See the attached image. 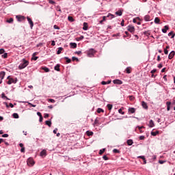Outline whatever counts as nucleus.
Listing matches in <instances>:
<instances>
[{
  "mask_svg": "<svg viewBox=\"0 0 175 175\" xmlns=\"http://www.w3.org/2000/svg\"><path fill=\"white\" fill-rule=\"evenodd\" d=\"M75 54H77L78 55H80V54H81V51H76Z\"/></svg>",
  "mask_w": 175,
  "mask_h": 175,
  "instance_id": "obj_59",
  "label": "nucleus"
},
{
  "mask_svg": "<svg viewBox=\"0 0 175 175\" xmlns=\"http://www.w3.org/2000/svg\"><path fill=\"white\" fill-rule=\"evenodd\" d=\"M107 109H108V110H111L112 109H113V105H111V104H108L107 105Z\"/></svg>",
  "mask_w": 175,
  "mask_h": 175,
  "instance_id": "obj_28",
  "label": "nucleus"
},
{
  "mask_svg": "<svg viewBox=\"0 0 175 175\" xmlns=\"http://www.w3.org/2000/svg\"><path fill=\"white\" fill-rule=\"evenodd\" d=\"M142 107H144V109H148V106H147V103H146V102L144 101H142Z\"/></svg>",
  "mask_w": 175,
  "mask_h": 175,
  "instance_id": "obj_19",
  "label": "nucleus"
},
{
  "mask_svg": "<svg viewBox=\"0 0 175 175\" xmlns=\"http://www.w3.org/2000/svg\"><path fill=\"white\" fill-rule=\"evenodd\" d=\"M13 117H14V118H18V113H13Z\"/></svg>",
  "mask_w": 175,
  "mask_h": 175,
  "instance_id": "obj_39",
  "label": "nucleus"
},
{
  "mask_svg": "<svg viewBox=\"0 0 175 175\" xmlns=\"http://www.w3.org/2000/svg\"><path fill=\"white\" fill-rule=\"evenodd\" d=\"M157 72V69H153L152 70L150 71V73H152V75H154V73H155Z\"/></svg>",
  "mask_w": 175,
  "mask_h": 175,
  "instance_id": "obj_53",
  "label": "nucleus"
},
{
  "mask_svg": "<svg viewBox=\"0 0 175 175\" xmlns=\"http://www.w3.org/2000/svg\"><path fill=\"white\" fill-rule=\"evenodd\" d=\"M27 163L28 166H33V165H35V161H33V159L29 158L27 161Z\"/></svg>",
  "mask_w": 175,
  "mask_h": 175,
  "instance_id": "obj_3",
  "label": "nucleus"
},
{
  "mask_svg": "<svg viewBox=\"0 0 175 175\" xmlns=\"http://www.w3.org/2000/svg\"><path fill=\"white\" fill-rule=\"evenodd\" d=\"M56 10H57V12H62V10H61V8H59V6H57V8H56Z\"/></svg>",
  "mask_w": 175,
  "mask_h": 175,
  "instance_id": "obj_52",
  "label": "nucleus"
},
{
  "mask_svg": "<svg viewBox=\"0 0 175 175\" xmlns=\"http://www.w3.org/2000/svg\"><path fill=\"white\" fill-rule=\"evenodd\" d=\"M45 124H46V125H48V126H51V121H50V120H46L45 122Z\"/></svg>",
  "mask_w": 175,
  "mask_h": 175,
  "instance_id": "obj_34",
  "label": "nucleus"
},
{
  "mask_svg": "<svg viewBox=\"0 0 175 175\" xmlns=\"http://www.w3.org/2000/svg\"><path fill=\"white\" fill-rule=\"evenodd\" d=\"M138 158L143 159V161H145V159H146V157H144V156H139V157H138Z\"/></svg>",
  "mask_w": 175,
  "mask_h": 175,
  "instance_id": "obj_56",
  "label": "nucleus"
},
{
  "mask_svg": "<svg viewBox=\"0 0 175 175\" xmlns=\"http://www.w3.org/2000/svg\"><path fill=\"white\" fill-rule=\"evenodd\" d=\"M116 14H117V16H122V11L118 10L116 12Z\"/></svg>",
  "mask_w": 175,
  "mask_h": 175,
  "instance_id": "obj_33",
  "label": "nucleus"
},
{
  "mask_svg": "<svg viewBox=\"0 0 175 175\" xmlns=\"http://www.w3.org/2000/svg\"><path fill=\"white\" fill-rule=\"evenodd\" d=\"M166 105H167V111H170V105H172V102L167 101L166 103Z\"/></svg>",
  "mask_w": 175,
  "mask_h": 175,
  "instance_id": "obj_13",
  "label": "nucleus"
},
{
  "mask_svg": "<svg viewBox=\"0 0 175 175\" xmlns=\"http://www.w3.org/2000/svg\"><path fill=\"white\" fill-rule=\"evenodd\" d=\"M129 98L131 102H133V100H135V96H129Z\"/></svg>",
  "mask_w": 175,
  "mask_h": 175,
  "instance_id": "obj_37",
  "label": "nucleus"
},
{
  "mask_svg": "<svg viewBox=\"0 0 175 175\" xmlns=\"http://www.w3.org/2000/svg\"><path fill=\"white\" fill-rule=\"evenodd\" d=\"M42 70H44L46 72H50V69H49L47 67H42Z\"/></svg>",
  "mask_w": 175,
  "mask_h": 175,
  "instance_id": "obj_30",
  "label": "nucleus"
},
{
  "mask_svg": "<svg viewBox=\"0 0 175 175\" xmlns=\"http://www.w3.org/2000/svg\"><path fill=\"white\" fill-rule=\"evenodd\" d=\"M21 152H25V148H21Z\"/></svg>",
  "mask_w": 175,
  "mask_h": 175,
  "instance_id": "obj_61",
  "label": "nucleus"
},
{
  "mask_svg": "<svg viewBox=\"0 0 175 175\" xmlns=\"http://www.w3.org/2000/svg\"><path fill=\"white\" fill-rule=\"evenodd\" d=\"M127 29L129 32H131V33L135 32V27L132 25L128 26Z\"/></svg>",
  "mask_w": 175,
  "mask_h": 175,
  "instance_id": "obj_6",
  "label": "nucleus"
},
{
  "mask_svg": "<svg viewBox=\"0 0 175 175\" xmlns=\"http://www.w3.org/2000/svg\"><path fill=\"white\" fill-rule=\"evenodd\" d=\"M107 17H110L111 18H114V15L111 14H108V15L107 16Z\"/></svg>",
  "mask_w": 175,
  "mask_h": 175,
  "instance_id": "obj_46",
  "label": "nucleus"
},
{
  "mask_svg": "<svg viewBox=\"0 0 175 175\" xmlns=\"http://www.w3.org/2000/svg\"><path fill=\"white\" fill-rule=\"evenodd\" d=\"M159 133V131H156V132L152 131L151 132L152 136H157Z\"/></svg>",
  "mask_w": 175,
  "mask_h": 175,
  "instance_id": "obj_27",
  "label": "nucleus"
},
{
  "mask_svg": "<svg viewBox=\"0 0 175 175\" xmlns=\"http://www.w3.org/2000/svg\"><path fill=\"white\" fill-rule=\"evenodd\" d=\"M37 115L40 117H42V113L40 112H37Z\"/></svg>",
  "mask_w": 175,
  "mask_h": 175,
  "instance_id": "obj_64",
  "label": "nucleus"
},
{
  "mask_svg": "<svg viewBox=\"0 0 175 175\" xmlns=\"http://www.w3.org/2000/svg\"><path fill=\"white\" fill-rule=\"evenodd\" d=\"M163 65L162 64V63H160L158 66L157 68H159V69H161V68H163Z\"/></svg>",
  "mask_w": 175,
  "mask_h": 175,
  "instance_id": "obj_49",
  "label": "nucleus"
},
{
  "mask_svg": "<svg viewBox=\"0 0 175 175\" xmlns=\"http://www.w3.org/2000/svg\"><path fill=\"white\" fill-rule=\"evenodd\" d=\"M70 46L71 49H76L77 47V44H76L75 42H70Z\"/></svg>",
  "mask_w": 175,
  "mask_h": 175,
  "instance_id": "obj_11",
  "label": "nucleus"
},
{
  "mask_svg": "<svg viewBox=\"0 0 175 175\" xmlns=\"http://www.w3.org/2000/svg\"><path fill=\"white\" fill-rule=\"evenodd\" d=\"M175 55V51H172L168 55V58L169 59H172V58L174 57Z\"/></svg>",
  "mask_w": 175,
  "mask_h": 175,
  "instance_id": "obj_8",
  "label": "nucleus"
},
{
  "mask_svg": "<svg viewBox=\"0 0 175 175\" xmlns=\"http://www.w3.org/2000/svg\"><path fill=\"white\" fill-rule=\"evenodd\" d=\"M7 79L8 80L7 81V84H8V85L12 84V83L14 84H16V83H17V79H14L13 78L10 77V76H8Z\"/></svg>",
  "mask_w": 175,
  "mask_h": 175,
  "instance_id": "obj_2",
  "label": "nucleus"
},
{
  "mask_svg": "<svg viewBox=\"0 0 175 175\" xmlns=\"http://www.w3.org/2000/svg\"><path fill=\"white\" fill-rule=\"evenodd\" d=\"M94 54H95V50H94V49H91L89 51H88V57H94Z\"/></svg>",
  "mask_w": 175,
  "mask_h": 175,
  "instance_id": "obj_4",
  "label": "nucleus"
},
{
  "mask_svg": "<svg viewBox=\"0 0 175 175\" xmlns=\"http://www.w3.org/2000/svg\"><path fill=\"white\" fill-rule=\"evenodd\" d=\"M51 46H55V41L54 40L52 41Z\"/></svg>",
  "mask_w": 175,
  "mask_h": 175,
  "instance_id": "obj_63",
  "label": "nucleus"
},
{
  "mask_svg": "<svg viewBox=\"0 0 175 175\" xmlns=\"http://www.w3.org/2000/svg\"><path fill=\"white\" fill-rule=\"evenodd\" d=\"M165 162H166V161H162V160L159 161V163H160V165H163V163H165Z\"/></svg>",
  "mask_w": 175,
  "mask_h": 175,
  "instance_id": "obj_50",
  "label": "nucleus"
},
{
  "mask_svg": "<svg viewBox=\"0 0 175 175\" xmlns=\"http://www.w3.org/2000/svg\"><path fill=\"white\" fill-rule=\"evenodd\" d=\"M40 155H41V157H44V156H46V150H43L42 151H41Z\"/></svg>",
  "mask_w": 175,
  "mask_h": 175,
  "instance_id": "obj_32",
  "label": "nucleus"
},
{
  "mask_svg": "<svg viewBox=\"0 0 175 175\" xmlns=\"http://www.w3.org/2000/svg\"><path fill=\"white\" fill-rule=\"evenodd\" d=\"M49 3H51V5H55V1H54L53 0H49Z\"/></svg>",
  "mask_w": 175,
  "mask_h": 175,
  "instance_id": "obj_44",
  "label": "nucleus"
},
{
  "mask_svg": "<svg viewBox=\"0 0 175 175\" xmlns=\"http://www.w3.org/2000/svg\"><path fill=\"white\" fill-rule=\"evenodd\" d=\"M135 112H136V109H135L134 107L129 108V113L133 114V113H135Z\"/></svg>",
  "mask_w": 175,
  "mask_h": 175,
  "instance_id": "obj_9",
  "label": "nucleus"
},
{
  "mask_svg": "<svg viewBox=\"0 0 175 175\" xmlns=\"http://www.w3.org/2000/svg\"><path fill=\"white\" fill-rule=\"evenodd\" d=\"M68 21H70V23H73V21H75V18H73L72 16H68Z\"/></svg>",
  "mask_w": 175,
  "mask_h": 175,
  "instance_id": "obj_26",
  "label": "nucleus"
},
{
  "mask_svg": "<svg viewBox=\"0 0 175 175\" xmlns=\"http://www.w3.org/2000/svg\"><path fill=\"white\" fill-rule=\"evenodd\" d=\"M38 58H39L38 57L34 56L32 57V59H33L34 61H36L38 59Z\"/></svg>",
  "mask_w": 175,
  "mask_h": 175,
  "instance_id": "obj_62",
  "label": "nucleus"
},
{
  "mask_svg": "<svg viewBox=\"0 0 175 175\" xmlns=\"http://www.w3.org/2000/svg\"><path fill=\"white\" fill-rule=\"evenodd\" d=\"M53 28L54 29H59V27L57 26L56 25L53 26Z\"/></svg>",
  "mask_w": 175,
  "mask_h": 175,
  "instance_id": "obj_57",
  "label": "nucleus"
},
{
  "mask_svg": "<svg viewBox=\"0 0 175 175\" xmlns=\"http://www.w3.org/2000/svg\"><path fill=\"white\" fill-rule=\"evenodd\" d=\"M29 64V62L27 60H25V59H22L21 64L18 66L19 69H24L25 68H27Z\"/></svg>",
  "mask_w": 175,
  "mask_h": 175,
  "instance_id": "obj_1",
  "label": "nucleus"
},
{
  "mask_svg": "<svg viewBox=\"0 0 175 175\" xmlns=\"http://www.w3.org/2000/svg\"><path fill=\"white\" fill-rule=\"evenodd\" d=\"M144 18L145 21H150V15H146Z\"/></svg>",
  "mask_w": 175,
  "mask_h": 175,
  "instance_id": "obj_22",
  "label": "nucleus"
},
{
  "mask_svg": "<svg viewBox=\"0 0 175 175\" xmlns=\"http://www.w3.org/2000/svg\"><path fill=\"white\" fill-rule=\"evenodd\" d=\"M103 159L104 161H107V160L109 159V158H108L107 156H106V155H104V156L103 157Z\"/></svg>",
  "mask_w": 175,
  "mask_h": 175,
  "instance_id": "obj_48",
  "label": "nucleus"
},
{
  "mask_svg": "<svg viewBox=\"0 0 175 175\" xmlns=\"http://www.w3.org/2000/svg\"><path fill=\"white\" fill-rule=\"evenodd\" d=\"M48 101L51 102V103H55V100H54V99L49 98V99H48Z\"/></svg>",
  "mask_w": 175,
  "mask_h": 175,
  "instance_id": "obj_43",
  "label": "nucleus"
},
{
  "mask_svg": "<svg viewBox=\"0 0 175 175\" xmlns=\"http://www.w3.org/2000/svg\"><path fill=\"white\" fill-rule=\"evenodd\" d=\"M126 143H127L128 146H132L133 144V140L128 139Z\"/></svg>",
  "mask_w": 175,
  "mask_h": 175,
  "instance_id": "obj_18",
  "label": "nucleus"
},
{
  "mask_svg": "<svg viewBox=\"0 0 175 175\" xmlns=\"http://www.w3.org/2000/svg\"><path fill=\"white\" fill-rule=\"evenodd\" d=\"M83 39H84V36H81L80 37H79L77 38V40L78 41H80V40H83Z\"/></svg>",
  "mask_w": 175,
  "mask_h": 175,
  "instance_id": "obj_42",
  "label": "nucleus"
},
{
  "mask_svg": "<svg viewBox=\"0 0 175 175\" xmlns=\"http://www.w3.org/2000/svg\"><path fill=\"white\" fill-rule=\"evenodd\" d=\"M145 138H146V137H145L144 136H143V135H141V136L139 137V139H140V140H144Z\"/></svg>",
  "mask_w": 175,
  "mask_h": 175,
  "instance_id": "obj_58",
  "label": "nucleus"
},
{
  "mask_svg": "<svg viewBox=\"0 0 175 175\" xmlns=\"http://www.w3.org/2000/svg\"><path fill=\"white\" fill-rule=\"evenodd\" d=\"M113 152H114L115 154H120V151L118 150V149H113Z\"/></svg>",
  "mask_w": 175,
  "mask_h": 175,
  "instance_id": "obj_40",
  "label": "nucleus"
},
{
  "mask_svg": "<svg viewBox=\"0 0 175 175\" xmlns=\"http://www.w3.org/2000/svg\"><path fill=\"white\" fill-rule=\"evenodd\" d=\"M83 29L84 31H87V29H88V23H83Z\"/></svg>",
  "mask_w": 175,
  "mask_h": 175,
  "instance_id": "obj_15",
  "label": "nucleus"
},
{
  "mask_svg": "<svg viewBox=\"0 0 175 175\" xmlns=\"http://www.w3.org/2000/svg\"><path fill=\"white\" fill-rule=\"evenodd\" d=\"M167 29H169V26L165 25L164 26V29H162V32L163 33H166V32H167Z\"/></svg>",
  "mask_w": 175,
  "mask_h": 175,
  "instance_id": "obj_12",
  "label": "nucleus"
},
{
  "mask_svg": "<svg viewBox=\"0 0 175 175\" xmlns=\"http://www.w3.org/2000/svg\"><path fill=\"white\" fill-rule=\"evenodd\" d=\"M126 73H127L128 75H129L130 73L132 72V68H131V67H127V68H126Z\"/></svg>",
  "mask_w": 175,
  "mask_h": 175,
  "instance_id": "obj_16",
  "label": "nucleus"
},
{
  "mask_svg": "<svg viewBox=\"0 0 175 175\" xmlns=\"http://www.w3.org/2000/svg\"><path fill=\"white\" fill-rule=\"evenodd\" d=\"M94 124L95 125L99 124V119L98 118H96V120H94Z\"/></svg>",
  "mask_w": 175,
  "mask_h": 175,
  "instance_id": "obj_35",
  "label": "nucleus"
},
{
  "mask_svg": "<svg viewBox=\"0 0 175 175\" xmlns=\"http://www.w3.org/2000/svg\"><path fill=\"white\" fill-rule=\"evenodd\" d=\"M62 50H64V48H62V47H59V48H58V50H57V54H58V55L61 54V52L62 51Z\"/></svg>",
  "mask_w": 175,
  "mask_h": 175,
  "instance_id": "obj_23",
  "label": "nucleus"
},
{
  "mask_svg": "<svg viewBox=\"0 0 175 175\" xmlns=\"http://www.w3.org/2000/svg\"><path fill=\"white\" fill-rule=\"evenodd\" d=\"M64 59H66L67 64H70V62H72V60L68 57H65Z\"/></svg>",
  "mask_w": 175,
  "mask_h": 175,
  "instance_id": "obj_31",
  "label": "nucleus"
},
{
  "mask_svg": "<svg viewBox=\"0 0 175 175\" xmlns=\"http://www.w3.org/2000/svg\"><path fill=\"white\" fill-rule=\"evenodd\" d=\"M118 113H120V114H122V115L125 114V112L122 111V109H118Z\"/></svg>",
  "mask_w": 175,
  "mask_h": 175,
  "instance_id": "obj_41",
  "label": "nucleus"
},
{
  "mask_svg": "<svg viewBox=\"0 0 175 175\" xmlns=\"http://www.w3.org/2000/svg\"><path fill=\"white\" fill-rule=\"evenodd\" d=\"M3 53H5V49H0V54H3Z\"/></svg>",
  "mask_w": 175,
  "mask_h": 175,
  "instance_id": "obj_51",
  "label": "nucleus"
},
{
  "mask_svg": "<svg viewBox=\"0 0 175 175\" xmlns=\"http://www.w3.org/2000/svg\"><path fill=\"white\" fill-rule=\"evenodd\" d=\"M164 53L165 54V55H167V54H169V51H167V49H164Z\"/></svg>",
  "mask_w": 175,
  "mask_h": 175,
  "instance_id": "obj_55",
  "label": "nucleus"
},
{
  "mask_svg": "<svg viewBox=\"0 0 175 175\" xmlns=\"http://www.w3.org/2000/svg\"><path fill=\"white\" fill-rule=\"evenodd\" d=\"M2 58H8V53H5L3 55H1Z\"/></svg>",
  "mask_w": 175,
  "mask_h": 175,
  "instance_id": "obj_45",
  "label": "nucleus"
},
{
  "mask_svg": "<svg viewBox=\"0 0 175 175\" xmlns=\"http://www.w3.org/2000/svg\"><path fill=\"white\" fill-rule=\"evenodd\" d=\"M49 113H44V118H49Z\"/></svg>",
  "mask_w": 175,
  "mask_h": 175,
  "instance_id": "obj_54",
  "label": "nucleus"
},
{
  "mask_svg": "<svg viewBox=\"0 0 175 175\" xmlns=\"http://www.w3.org/2000/svg\"><path fill=\"white\" fill-rule=\"evenodd\" d=\"M86 135H87L88 136H92V135H94V132L88 131L86 132Z\"/></svg>",
  "mask_w": 175,
  "mask_h": 175,
  "instance_id": "obj_21",
  "label": "nucleus"
},
{
  "mask_svg": "<svg viewBox=\"0 0 175 175\" xmlns=\"http://www.w3.org/2000/svg\"><path fill=\"white\" fill-rule=\"evenodd\" d=\"M13 21H14L13 18H10L9 19L7 20V23H8L9 24H12Z\"/></svg>",
  "mask_w": 175,
  "mask_h": 175,
  "instance_id": "obj_29",
  "label": "nucleus"
},
{
  "mask_svg": "<svg viewBox=\"0 0 175 175\" xmlns=\"http://www.w3.org/2000/svg\"><path fill=\"white\" fill-rule=\"evenodd\" d=\"M27 18L29 24L30 25V28L32 29V28L33 27V21H32V19H31L29 16H27Z\"/></svg>",
  "mask_w": 175,
  "mask_h": 175,
  "instance_id": "obj_5",
  "label": "nucleus"
},
{
  "mask_svg": "<svg viewBox=\"0 0 175 175\" xmlns=\"http://www.w3.org/2000/svg\"><path fill=\"white\" fill-rule=\"evenodd\" d=\"M113 84H118V85H121L122 84V81L120 80V79H115L113 81Z\"/></svg>",
  "mask_w": 175,
  "mask_h": 175,
  "instance_id": "obj_7",
  "label": "nucleus"
},
{
  "mask_svg": "<svg viewBox=\"0 0 175 175\" xmlns=\"http://www.w3.org/2000/svg\"><path fill=\"white\" fill-rule=\"evenodd\" d=\"M72 61H77V62H79V58H77L76 57H72Z\"/></svg>",
  "mask_w": 175,
  "mask_h": 175,
  "instance_id": "obj_47",
  "label": "nucleus"
},
{
  "mask_svg": "<svg viewBox=\"0 0 175 175\" xmlns=\"http://www.w3.org/2000/svg\"><path fill=\"white\" fill-rule=\"evenodd\" d=\"M105 151H106V149H105V148L100 150V151H99L100 155H102V154H103V152H105Z\"/></svg>",
  "mask_w": 175,
  "mask_h": 175,
  "instance_id": "obj_38",
  "label": "nucleus"
},
{
  "mask_svg": "<svg viewBox=\"0 0 175 175\" xmlns=\"http://www.w3.org/2000/svg\"><path fill=\"white\" fill-rule=\"evenodd\" d=\"M55 70H57V72H59V64H57L55 67H54Z\"/></svg>",
  "mask_w": 175,
  "mask_h": 175,
  "instance_id": "obj_25",
  "label": "nucleus"
},
{
  "mask_svg": "<svg viewBox=\"0 0 175 175\" xmlns=\"http://www.w3.org/2000/svg\"><path fill=\"white\" fill-rule=\"evenodd\" d=\"M105 111H103V109L102 108H98L97 109V113H103Z\"/></svg>",
  "mask_w": 175,
  "mask_h": 175,
  "instance_id": "obj_36",
  "label": "nucleus"
},
{
  "mask_svg": "<svg viewBox=\"0 0 175 175\" xmlns=\"http://www.w3.org/2000/svg\"><path fill=\"white\" fill-rule=\"evenodd\" d=\"M2 137H9V135L8 134H3L2 135Z\"/></svg>",
  "mask_w": 175,
  "mask_h": 175,
  "instance_id": "obj_60",
  "label": "nucleus"
},
{
  "mask_svg": "<svg viewBox=\"0 0 175 175\" xmlns=\"http://www.w3.org/2000/svg\"><path fill=\"white\" fill-rule=\"evenodd\" d=\"M168 36H171V39H173L175 36V33H173V31H171L168 33Z\"/></svg>",
  "mask_w": 175,
  "mask_h": 175,
  "instance_id": "obj_24",
  "label": "nucleus"
},
{
  "mask_svg": "<svg viewBox=\"0 0 175 175\" xmlns=\"http://www.w3.org/2000/svg\"><path fill=\"white\" fill-rule=\"evenodd\" d=\"M16 18L18 21H23V20H25V17L22 16H16Z\"/></svg>",
  "mask_w": 175,
  "mask_h": 175,
  "instance_id": "obj_14",
  "label": "nucleus"
},
{
  "mask_svg": "<svg viewBox=\"0 0 175 175\" xmlns=\"http://www.w3.org/2000/svg\"><path fill=\"white\" fill-rule=\"evenodd\" d=\"M154 23L155 24H159V23H161V19H159L158 17H156L154 18Z\"/></svg>",
  "mask_w": 175,
  "mask_h": 175,
  "instance_id": "obj_20",
  "label": "nucleus"
},
{
  "mask_svg": "<svg viewBox=\"0 0 175 175\" xmlns=\"http://www.w3.org/2000/svg\"><path fill=\"white\" fill-rule=\"evenodd\" d=\"M5 75H6V73L5 72V71H1L0 72V79L1 80H3V79H5Z\"/></svg>",
  "mask_w": 175,
  "mask_h": 175,
  "instance_id": "obj_10",
  "label": "nucleus"
},
{
  "mask_svg": "<svg viewBox=\"0 0 175 175\" xmlns=\"http://www.w3.org/2000/svg\"><path fill=\"white\" fill-rule=\"evenodd\" d=\"M154 126L155 124H154V121H152V120H150L149 122L150 128H154Z\"/></svg>",
  "mask_w": 175,
  "mask_h": 175,
  "instance_id": "obj_17",
  "label": "nucleus"
}]
</instances>
